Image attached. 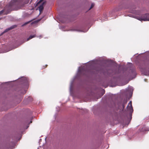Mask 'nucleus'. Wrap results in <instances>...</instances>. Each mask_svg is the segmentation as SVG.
<instances>
[{
    "label": "nucleus",
    "instance_id": "obj_1",
    "mask_svg": "<svg viewBox=\"0 0 149 149\" xmlns=\"http://www.w3.org/2000/svg\"><path fill=\"white\" fill-rule=\"evenodd\" d=\"M80 67H79L78 69V73L76 74V75L73 78L72 80L70 82V91H71L72 89L73 88V84L74 83V81L75 80V79L77 77L78 75V74H82V72L84 70V67H83L81 69L80 68Z\"/></svg>",
    "mask_w": 149,
    "mask_h": 149
},
{
    "label": "nucleus",
    "instance_id": "obj_2",
    "mask_svg": "<svg viewBox=\"0 0 149 149\" xmlns=\"http://www.w3.org/2000/svg\"><path fill=\"white\" fill-rule=\"evenodd\" d=\"M134 17L141 21H149V13L145 14L141 17L136 16Z\"/></svg>",
    "mask_w": 149,
    "mask_h": 149
},
{
    "label": "nucleus",
    "instance_id": "obj_3",
    "mask_svg": "<svg viewBox=\"0 0 149 149\" xmlns=\"http://www.w3.org/2000/svg\"><path fill=\"white\" fill-rule=\"evenodd\" d=\"M127 110L129 112V116L130 117V120L132 118V113L133 111V107L132 106V102L130 101L128 103V105L127 107Z\"/></svg>",
    "mask_w": 149,
    "mask_h": 149
},
{
    "label": "nucleus",
    "instance_id": "obj_4",
    "mask_svg": "<svg viewBox=\"0 0 149 149\" xmlns=\"http://www.w3.org/2000/svg\"><path fill=\"white\" fill-rule=\"evenodd\" d=\"M140 70L144 75H149V65L146 66L143 68H141Z\"/></svg>",
    "mask_w": 149,
    "mask_h": 149
},
{
    "label": "nucleus",
    "instance_id": "obj_5",
    "mask_svg": "<svg viewBox=\"0 0 149 149\" xmlns=\"http://www.w3.org/2000/svg\"><path fill=\"white\" fill-rule=\"evenodd\" d=\"M18 81H19V84L24 85H27L28 84V80L26 77H22L21 78L18 79Z\"/></svg>",
    "mask_w": 149,
    "mask_h": 149
},
{
    "label": "nucleus",
    "instance_id": "obj_6",
    "mask_svg": "<svg viewBox=\"0 0 149 149\" xmlns=\"http://www.w3.org/2000/svg\"><path fill=\"white\" fill-rule=\"evenodd\" d=\"M127 76L132 77L134 76L133 78H134L136 75V72L134 69H130V72L129 74H126Z\"/></svg>",
    "mask_w": 149,
    "mask_h": 149
},
{
    "label": "nucleus",
    "instance_id": "obj_7",
    "mask_svg": "<svg viewBox=\"0 0 149 149\" xmlns=\"http://www.w3.org/2000/svg\"><path fill=\"white\" fill-rule=\"evenodd\" d=\"M97 62V60H93L90 61L87 64V65H88L89 67H90L94 65H95L96 63Z\"/></svg>",
    "mask_w": 149,
    "mask_h": 149
},
{
    "label": "nucleus",
    "instance_id": "obj_8",
    "mask_svg": "<svg viewBox=\"0 0 149 149\" xmlns=\"http://www.w3.org/2000/svg\"><path fill=\"white\" fill-rule=\"evenodd\" d=\"M19 0H12L9 3L10 6L15 5L18 4Z\"/></svg>",
    "mask_w": 149,
    "mask_h": 149
},
{
    "label": "nucleus",
    "instance_id": "obj_9",
    "mask_svg": "<svg viewBox=\"0 0 149 149\" xmlns=\"http://www.w3.org/2000/svg\"><path fill=\"white\" fill-rule=\"evenodd\" d=\"M9 13V11H6V8H4L3 10L0 11V15L3 14V15H7Z\"/></svg>",
    "mask_w": 149,
    "mask_h": 149
},
{
    "label": "nucleus",
    "instance_id": "obj_10",
    "mask_svg": "<svg viewBox=\"0 0 149 149\" xmlns=\"http://www.w3.org/2000/svg\"><path fill=\"white\" fill-rule=\"evenodd\" d=\"M45 3L44 2H42L38 7L39 10L40 12H41L43 9V6Z\"/></svg>",
    "mask_w": 149,
    "mask_h": 149
},
{
    "label": "nucleus",
    "instance_id": "obj_11",
    "mask_svg": "<svg viewBox=\"0 0 149 149\" xmlns=\"http://www.w3.org/2000/svg\"><path fill=\"white\" fill-rule=\"evenodd\" d=\"M15 27H16V25H13V26H11L10 28H9L6 29L3 32L4 33L8 31L9 30H11V29H13Z\"/></svg>",
    "mask_w": 149,
    "mask_h": 149
},
{
    "label": "nucleus",
    "instance_id": "obj_12",
    "mask_svg": "<svg viewBox=\"0 0 149 149\" xmlns=\"http://www.w3.org/2000/svg\"><path fill=\"white\" fill-rule=\"evenodd\" d=\"M36 36V35L35 34L34 35H31L29 36V37L28 38H27L26 41H27L29 40H30L31 39L35 37Z\"/></svg>",
    "mask_w": 149,
    "mask_h": 149
},
{
    "label": "nucleus",
    "instance_id": "obj_13",
    "mask_svg": "<svg viewBox=\"0 0 149 149\" xmlns=\"http://www.w3.org/2000/svg\"><path fill=\"white\" fill-rule=\"evenodd\" d=\"M142 131H149V127H143L142 129Z\"/></svg>",
    "mask_w": 149,
    "mask_h": 149
},
{
    "label": "nucleus",
    "instance_id": "obj_14",
    "mask_svg": "<svg viewBox=\"0 0 149 149\" xmlns=\"http://www.w3.org/2000/svg\"><path fill=\"white\" fill-rule=\"evenodd\" d=\"M43 0H40L38 2L37 1L36 2V6H37L40 3L42 2Z\"/></svg>",
    "mask_w": 149,
    "mask_h": 149
},
{
    "label": "nucleus",
    "instance_id": "obj_15",
    "mask_svg": "<svg viewBox=\"0 0 149 149\" xmlns=\"http://www.w3.org/2000/svg\"><path fill=\"white\" fill-rule=\"evenodd\" d=\"M145 54L146 55V57H149V51L146 52H145Z\"/></svg>",
    "mask_w": 149,
    "mask_h": 149
},
{
    "label": "nucleus",
    "instance_id": "obj_16",
    "mask_svg": "<svg viewBox=\"0 0 149 149\" xmlns=\"http://www.w3.org/2000/svg\"><path fill=\"white\" fill-rule=\"evenodd\" d=\"M30 22H31V21H29L27 22H25L24 24H23L22 25V26H24L25 25H26L27 24H29Z\"/></svg>",
    "mask_w": 149,
    "mask_h": 149
},
{
    "label": "nucleus",
    "instance_id": "obj_17",
    "mask_svg": "<svg viewBox=\"0 0 149 149\" xmlns=\"http://www.w3.org/2000/svg\"><path fill=\"white\" fill-rule=\"evenodd\" d=\"M30 22H31V21H29L27 22H25L24 24H23L22 25V26H24L25 25H26L27 24H29Z\"/></svg>",
    "mask_w": 149,
    "mask_h": 149
},
{
    "label": "nucleus",
    "instance_id": "obj_18",
    "mask_svg": "<svg viewBox=\"0 0 149 149\" xmlns=\"http://www.w3.org/2000/svg\"><path fill=\"white\" fill-rule=\"evenodd\" d=\"M94 6V4L93 3H92L91 4V6L90 7V8L88 9V10H90Z\"/></svg>",
    "mask_w": 149,
    "mask_h": 149
},
{
    "label": "nucleus",
    "instance_id": "obj_19",
    "mask_svg": "<svg viewBox=\"0 0 149 149\" xmlns=\"http://www.w3.org/2000/svg\"><path fill=\"white\" fill-rule=\"evenodd\" d=\"M26 93V91L25 90H24V91L22 93H21L22 94H24Z\"/></svg>",
    "mask_w": 149,
    "mask_h": 149
},
{
    "label": "nucleus",
    "instance_id": "obj_20",
    "mask_svg": "<svg viewBox=\"0 0 149 149\" xmlns=\"http://www.w3.org/2000/svg\"><path fill=\"white\" fill-rule=\"evenodd\" d=\"M128 64H129L131 66H133V64L132 63H128Z\"/></svg>",
    "mask_w": 149,
    "mask_h": 149
},
{
    "label": "nucleus",
    "instance_id": "obj_21",
    "mask_svg": "<svg viewBox=\"0 0 149 149\" xmlns=\"http://www.w3.org/2000/svg\"><path fill=\"white\" fill-rule=\"evenodd\" d=\"M130 90H133V88L132 87H130Z\"/></svg>",
    "mask_w": 149,
    "mask_h": 149
},
{
    "label": "nucleus",
    "instance_id": "obj_22",
    "mask_svg": "<svg viewBox=\"0 0 149 149\" xmlns=\"http://www.w3.org/2000/svg\"><path fill=\"white\" fill-rule=\"evenodd\" d=\"M107 20V19L106 18H105L104 19H103V20L105 21L106 20ZM102 20H103V19H102Z\"/></svg>",
    "mask_w": 149,
    "mask_h": 149
},
{
    "label": "nucleus",
    "instance_id": "obj_23",
    "mask_svg": "<svg viewBox=\"0 0 149 149\" xmlns=\"http://www.w3.org/2000/svg\"><path fill=\"white\" fill-rule=\"evenodd\" d=\"M30 98H31L30 97H28V100H29L30 99Z\"/></svg>",
    "mask_w": 149,
    "mask_h": 149
},
{
    "label": "nucleus",
    "instance_id": "obj_24",
    "mask_svg": "<svg viewBox=\"0 0 149 149\" xmlns=\"http://www.w3.org/2000/svg\"><path fill=\"white\" fill-rule=\"evenodd\" d=\"M88 30H87L86 31H83L84 32H86Z\"/></svg>",
    "mask_w": 149,
    "mask_h": 149
},
{
    "label": "nucleus",
    "instance_id": "obj_25",
    "mask_svg": "<svg viewBox=\"0 0 149 149\" xmlns=\"http://www.w3.org/2000/svg\"><path fill=\"white\" fill-rule=\"evenodd\" d=\"M123 108H124V105H123Z\"/></svg>",
    "mask_w": 149,
    "mask_h": 149
},
{
    "label": "nucleus",
    "instance_id": "obj_26",
    "mask_svg": "<svg viewBox=\"0 0 149 149\" xmlns=\"http://www.w3.org/2000/svg\"><path fill=\"white\" fill-rule=\"evenodd\" d=\"M131 17H133V15H132V16H131Z\"/></svg>",
    "mask_w": 149,
    "mask_h": 149
},
{
    "label": "nucleus",
    "instance_id": "obj_27",
    "mask_svg": "<svg viewBox=\"0 0 149 149\" xmlns=\"http://www.w3.org/2000/svg\"><path fill=\"white\" fill-rule=\"evenodd\" d=\"M104 93H103L102 94V95H103L104 94Z\"/></svg>",
    "mask_w": 149,
    "mask_h": 149
},
{
    "label": "nucleus",
    "instance_id": "obj_28",
    "mask_svg": "<svg viewBox=\"0 0 149 149\" xmlns=\"http://www.w3.org/2000/svg\"><path fill=\"white\" fill-rule=\"evenodd\" d=\"M144 80H145V81H146V79H144Z\"/></svg>",
    "mask_w": 149,
    "mask_h": 149
},
{
    "label": "nucleus",
    "instance_id": "obj_29",
    "mask_svg": "<svg viewBox=\"0 0 149 149\" xmlns=\"http://www.w3.org/2000/svg\"><path fill=\"white\" fill-rule=\"evenodd\" d=\"M31 122H32L31 121L30 122V123H31Z\"/></svg>",
    "mask_w": 149,
    "mask_h": 149
},
{
    "label": "nucleus",
    "instance_id": "obj_30",
    "mask_svg": "<svg viewBox=\"0 0 149 149\" xmlns=\"http://www.w3.org/2000/svg\"><path fill=\"white\" fill-rule=\"evenodd\" d=\"M40 140H41V139H40Z\"/></svg>",
    "mask_w": 149,
    "mask_h": 149
}]
</instances>
